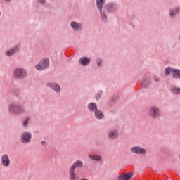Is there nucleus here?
<instances>
[{
  "mask_svg": "<svg viewBox=\"0 0 180 180\" xmlns=\"http://www.w3.org/2000/svg\"><path fill=\"white\" fill-rule=\"evenodd\" d=\"M106 4V0H96V6L100 13V18L102 22L108 20V15L106 11L103 10V5Z\"/></svg>",
  "mask_w": 180,
  "mask_h": 180,
  "instance_id": "obj_1",
  "label": "nucleus"
},
{
  "mask_svg": "<svg viewBox=\"0 0 180 180\" xmlns=\"http://www.w3.org/2000/svg\"><path fill=\"white\" fill-rule=\"evenodd\" d=\"M14 79H25L27 77V70L23 68L17 67L13 70Z\"/></svg>",
  "mask_w": 180,
  "mask_h": 180,
  "instance_id": "obj_2",
  "label": "nucleus"
},
{
  "mask_svg": "<svg viewBox=\"0 0 180 180\" xmlns=\"http://www.w3.org/2000/svg\"><path fill=\"white\" fill-rule=\"evenodd\" d=\"M8 112L11 113H25V107L18 103H11L8 105Z\"/></svg>",
  "mask_w": 180,
  "mask_h": 180,
  "instance_id": "obj_3",
  "label": "nucleus"
},
{
  "mask_svg": "<svg viewBox=\"0 0 180 180\" xmlns=\"http://www.w3.org/2000/svg\"><path fill=\"white\" fill-rule=\"evenodd\" d=\"M169 74H172V77L174 79H180V70L176 69L172 67H167L165 69V75L168 77Z\"/></svg>",
  "mask_w": 180,
  "mask_h": 180,
  "instance_id": "obj_4",
  "label": "nucleus"
},
{
  "mask_svg": "<svg viewBox=\"0 0 180 180\" xmlns=\"http://www.w3.org/2000/svg\"><path fill=\"white\" fill-rule=\"evenodd\" d=\"M49 67H50V60L47 58H44L35 65V69L37 71H44V70H47Z\"/></svg>",
  "mask_w": 180,
  "mask_h": 180,
  "instance_id": "obj_5",
  "label": "nucleus"
},
{
  "mask_svg": "<svg viewBox=\"0 0 180 180\" xmlns=\"http://www.w3.org/2000/svg\"><path fill=\"white\" fill-rule=\"evenodd\" d=\"M118 9L119 5H117V4L110 2L105 5V8L103 11H105V12H108V13H115L117 12Z\"/></svg>",
  "mask_w": 180,
  "mask_h": 180,
  "instance_id": "obj_6",
  "label": "nucleus"
},
{
  "mask_svg": "<svg viewBox=\"0 0 180 180\" xmlns=\"http://www.w3.org/2000/svg\"><path fill=\"white\" fill-rule=\"evenodd\" d=\"M70 27L75 33H79V32H82V30H84V24L77 21H71Z\"/></svg>",
  "mask_w": 180,
  "mask_h": 180,
  "instance_id": "obj_7",
  "label": "nucleus"
},
{
  "mask_svg": "<svg viewBox=\"0 0 180 180\" xmlns=\"http://www.w3.org/2000/svg\"><path fill=\"white\" fill-rule=\"evenodd\" d=\"M46 86L55 91L56 94H60V92H61V86H60L58 83L49 82L46 83Z\"/></svg>",
  "mask_w": 180,
  "mask_h": 180,
  "instance_id": "obj_8",
  "label": "nucleus"
},
{
  "mask_svg": "<svg viewBox=\"0 0 180 180\" xmlns=\"http://www.w3.org/2000/svg\"><path fill=\"white\" fill-rule=\"evenodd\" d=\"M20 48L19 46H15L8 50L5 51L4 54L6 57H12L19 53Z\"/></svg>",
  "mask_w": 180,
  "mask_h": 180,
  "instance_id": "obj_9",
  "label": "nucleus"
},
{
  "mask_svg": "<svg viewBox=\"0 0 180 180\" xmlns=\"http://www.w3.org/2000/svg\"><path fill=\"white\" fill-rule=\"evenodd\" d=\"M180 13V7H174L169 10V18L170 19H175Z\"/></svg>",
  "mask_w": 180,
  "mask_h": 180,
  "instance_id": "obj_10",
  "label": "nucleus"
},
{
  "mask_svg": "<svg viewBox=\"0 0 180 180\" xmlns=\"http://www.w3.org/2000/svg\"><path fill=\"white\" fill-rule=\"evenodd\" d=\"M20 138L22 143L27 144V143H30L32 134H30L29 132H22L20 135Z\"/></svg>",
  "mask_w": 180,
  "mask_h": 180,
  "instance_id": "obj_11",
  "label": "nucleus"
},
{
  "mask_svg": "<svg viewBox=\"0 0 180 180\" xmlns=\"http://www.w3.org/2000/svg\"><path fill=\"white\" fill-rule=\"evenodd\" d=\"M1 164L3 167H9L11 165V159L8 155H3L1 158Z\"/></svg>",
  "mask_w": 180,
  "mask_h": 180,
  "instance_id": "obj_12",
  "label": "nucleus"
},
{
  "mask_svg": "<svg viewBox=\"0 0 180 180\" xmlns=\"http://www.w3.org/2000/svg\"><path fill=\"white\" fill-rule=\"evenodd\" d=\"M79 63L84 67H87V65L91 64V59L86 56L82 57L79 60Z\"/></svg>",
  "mask_w": 180,
  "mask_h": 180,
  "instance_id": "obj_13",
  "label": "nucleus"
},
{
  "mask_svg": "<svg viewBox=\"0 0 180 180\" xmlns=\"http://www.w3.org/2000/svg\"><path fill=\"white\" fill-rule=\"evenodd\" d=\"M87 109L89 110V112H94L95 113H99V111H98V105L96 104L94 102L89 103L87 105Z\"/></svg>",
  "mask_w": 180,
  "mask_h": 180,
  "instance_id": "obj_14",
  "label": "nucleus"
},
{
  "mask_svg": "<svg viewBox=\"0 0 180 180\" xmlns=\"http://www.w3.org/2000/svg\"><path fill=\"white\" fill-rule=\"evenodd\" d=\"M132 153H135V154H142L144 155L147 153L146 149L143 148H140L139 146H134L131 149Z\"/></svg>",
  "mask_w": 180,
  "mask_h": 180,
  "instance_id": "obj_15",
  "label": "nucleus"
},
{
  "mask_svg": "<svg viewBox=\"0 0 180 180\" xmlns=\"http://www.w3.org/2000/svg\"><path fill=\"white\" fill-rule=\"evenodd\" d=\"M133 177V174L127 173L125 174H122L118 177L119 180H129Z\"/></svg>",
  "mask_w": 180,
  "mask_h": 180,
  "instance_id": "obj_16",
  "label": "nucleus"
},
{
  "mask_svg": "<svg viewBox=\"0 0 180 180\" xmlns=\"http://www.w3.org/2000/svg\"><path fill=\"white\" fill-rule=\"evenodd\" d=\"M118 136H119V134L116 130L110 131L108 132L109 139H117Z\"/></svg>",
  "mask_w": 180,
  "mask_h": 180,
  "instance_id": "obj_17",
  "label": "nucleus"
},
{
  "mask_svg": "<svg viewBox=\"0 0 180 180\" xmlns=\"http://www.w3.org/2000/svg\"><path fill=\"white\" fill-rule=\"evenodd\" d=\"M170 91L174 95H180V88L179 87H177L175 86H172L170 87Z\"/></svg>",
  "mask_w": 180,
  "mask_h": 180,
  "instance_id": "obj_18",
  "label": "nucleus"
},
{
  "mask_svg": "<svg viewBox=\"0 0 180 180\" xmlns=\"http://www.w3.org/2000/svg\"><path fill=\"white\" fill-rule=\"evenodd\" d=\"M70 178L71 180H76L77 179V175L75 174V169L70 167Z\"/></svg>",
  "mask_w": 180,
  "mask_h": 180,
  "instance_id": "obj_19",
  "label": "nucleus"
},
{
  "mask_svg": "<svg viewBox=\"0 0 180 180\" xmlns=\"http://www.w3.org/2000/svg\"><path fill=\"white\" fill-rule=\"evenodd\" d=\"M82 165L83 163L82 162L79 161V160H77L73 165L72 166L70 167L73 169H75V168H82Z\"/></svg>",
  "mask_w": 180,
  "mask_h": 180,
  "instance_id": "obj_20",
  "label": "nucleus"
},
{
  "mask_svg": "<svg viewBox=\"0 0 180 180\" xmlns=\"http://www.w3.org/2000/svg\"><path fill=\"white\" fill-rule=\"evenodd\" d=\"M150 113H160L161 110L157 106H152L149 109Z\"/></svg>",
  "mask_w": 180,
  "mask_h": 180,
  "instance_id": "obj_21",
  "label": "nucleus"
},
{
  "mask_svg": "<svg viewBox=\"0 0 180 180\" xmlns=\"http://www.w3.org/2000/svg\"><path fill=\"white\" fill-rule=\"evenodd\" d=\"M89 158L93 160V161H101L102 157L98 155H89Z\"/></svg>",
  "mask_w": 180,
  "mask_h": 180,
  "instance_id": "obj_22",
  "label": "nucleus"
},
{
  "mask_svg": "<svg viewBox=\"0 0 180 180\" xmlns=\"http://www.w3.org/2000/svg\"><path fill=\"white\" fill-rule=\"evenodd\" d=\"M150 85V79H145L142 82V86L143 88H147Z\"/></svg>",
  "mask_w": 180,
  "mask_h": 180,
  "instance_id": "obj_23",
  "label": "nucleus"
},
{
  "mask_svg": "<svg viewBox=\"0 0 180 180\" xmlns=\"http://www.w3.org/2000/svg\"><path fill=\"white\" fill-rule=\"evenodd\" d=\"M96 63L98 67H102V65H103V60L101 58H97L96 59Z\"/></svg>",
  "mask_w": 180,
  "mask_h": 180,
  "instance_id": "obj_24",
  "label": "nucleus"
},
{
  "mask_svg": "<svg viewBox=\"0 0 180 180\" xmlns=\"http://www.w3.org/2000/svg\"><path fill=\"white\" fill-rule=\"evenodd\" d=\"M103 94V91L102 90H100L96 95H95V99L96 101H99Z\"/></svg>",
  "mask_w": 180,
  "mask_h": 180,
  "instance_id": "obj_25",
  "label": "nucleus"
},
{
  "mask_svg": "<svg viewBox=\"0 0 180 180\" xmlns=\"http://www.w3.org/2000/svg\"><path fill=\"white\" fill-rule=\"evenodd\" d=\"M37 4L42 5V6H47V1L46 0H37Z\"/></svg>",
  "mask_w": 180,
  "mask_h": 180,
  "instance_id": "obj_26",
  "label": "nucleus"
},
{
  "mask_svg": "<svg viewBox=\"0 0 180 180\" xmlns=\"http://www.w3.org/2000/svg\"><path fill=\"white\" fill-rule=\"evenodd\" d=\"M117 99V97H116V96H112L111 97V99H110V103L111 105H115V103H116V100Z\"/></svg>",
  "mask_w": 180,
  "mask_h": 180,
  "instance_id": "obj_27",
  "label": "nucleus"
},
{
  "mask_svg": "<svg viewBox=\"0 0 180 180\" xmlns=\"http://www.w3.org/2000/svg\"><path fill=\"white\" fill-rule=\"evenodd\" d=\"M95 117L96 119H103V113H96Z\"/></svg>",
  "mask_w": 180,
  "mask_h": 180,
  "instance_id": "obj_28",
  "label": "nucleus"
},
{
  "mask_svg": "<svg viewBox=\"0 0 180 180\" xmlns=\"http://www.w3.org/2000/svg\"><path fill=\"white\" fill-rule=\"evenodd\" d=\"M29 123V117H27V118H26L25 120V121H24V122H23V126H24V127H26V126H27V124Z\"/></svg>",
  "mask_w": 180,
  "mask_h": 180,
  "instance_id": "obj_29",
  "label": "nucleus"
},
{
  "mask_svg": "<svg viewBox=\"0 0 180 180\" xmlns=\"http://www.w3.org/2000/svg\"><path fill=\"white\" fill-rule=\"evenodd\" d=\"M151 117H153V119H155V117H157L158 116V114L157 113H151L150 114Z\"/></svg>",
  "mask_w": 180,
  "mask_h": 180,
  "instance_id": "obj_30",
  "label": "nucleus"
},
{
  "mask_svg": "<svg viewBox=\"0 0 180 180\" xmlns=\"http://www.w3.org/2000/svg\"><path fill=\"white\" fill-rule=\"evenodd\" d=\"M41 146H46V141H42L41 142Z\"/></svg>",
  "mask_w": 180,
  "mask_h": 180,
  "instance_id": "obj_31",
  "label": "nucleus"
},
{
  "mask_svg": "<svg viewBox=\"0 0 180 180\" xmlns=\"http://www.w3.org/2000/svg\"><path fill=\"white\" fill-rule=\"evenodd\" d=\"M4 2H12V0H4Z\"/></svg>",
  "mask_w": 180,
  "mask_h": 180,
  "instance_id": "obj_32",
  "label": "nucleus"
},
{
  "mask_svg": "<svg viewBox=\"0 0 180 180\" xmlns=\"http://www.w3.org/2000/svg\"><path fill=\"white\" fill-rule=\"evenodd\" d=\"M178 40H179V41H180V34L178 37Z\"/></svg>",
  "mask_w": 180,
  "mask_h": 180,
  "instance_id": "obj_33",
  "label": "nucleus"
},
{
  "mask_svg": "<svg viewBox=\"0 0 180 180\" xmlns=\"http://www.w3.org/2000/svg\"><path fill=\"white\" fill-rule=\"evenodd\" d=\"M0 18H1V11H0Z\"/></svg>",
  "mask_w": 180,
  "mask_h": 180,
  "instance_id": "obj_34",
  "label": "nucleus"
}]
</instances>
